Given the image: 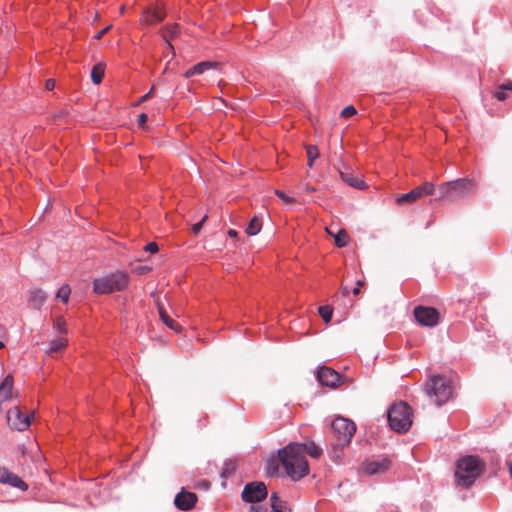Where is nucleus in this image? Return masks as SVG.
Instances as JSON below:
<instances>
[{
	"label": "nucleus",
	"instance_id": "nucleus-1",
	"mask_svg": "<svg viewBox=\"0 0 512 512\" xmlns=\"http://www.w3.org/2000/svg\"><path fill=\"white\" fill-rule=\"evenodd\" d=\"M306 455L318 459L322 455V448L314 442L290 443L278 452L279 461L287 476L297 481L309 473Z\"/></svg>",
	"mask_w": 512,
	"mask_h": 512
},
{
	"label": "nucleus",
	"instance_id": "nucleus-2",
	"mask_svg": "<svg viewBox=\"0 0 512 512\" xmlns=\"http://www.w3.org/2000/svg\"><path fill=\"white\" fill-rule=\"evenodd\" d=\"M485 470V463L474 455L461 457L456 463L455 477L458 485L468 488Z\"/></svg>",
	"mask_w": 512,
	"mask_h": 512
},
{
	"label": "nucleus",
	"instance_id": "nucleus-3",
	"mask_svg": "<svg viewBox=\"0 0 512 512\" xmlns=\"http://www.w3.org/2000/svg\"><path fill=\"white\" fill-rule=\"evenodd\" d=\"M412 408L404 401L394 403L387 411L388 423L392 430L404 433L412 425Z\"/></svg>",
	"mask_w": 512,
	"mask_h": 512
},
{
	"label": "nucleus",
	"instance_id": "nucleus-4",
	"mask_svg": "<svg viewBox=\"0 0 512 512\" xmlns=\"http://www.w3.org/2000/svg\"><path fill=\"white\" fill-rule=\"evenodd\" d=\"M471 191L472 182L467 178L448 181L435 188V192L438 194L437 199H445L450 202L467 197Z\"/></svg>",
	"mask_w": 512,
	"mask_h": 512
},
{
	"label": "nucleus",
	"instance_id": "nucleus-5",
	"mask_svg": "<svg viewBox=\"0 0 512 512\" xmlns=\"http://www.w3.org/2000/svg\"><path fill=\"white\" fill-rule=\"evenodd\" d=\"M129 275L124 271H116L93 280V291L96 294H110L126 289Z\"/></svg>",
	"mask_w": 512,
	"mask_h": 512
},
{
	"label": "nucleus",
	"instance_id": "nucleus-6",
	"mask_svg": "<svg viewBox=\"0 0 512 512\" xmlns=\"http://www.w3.org/2000/svg\"><path fill=\"white\" fill-rule=\"evenodd\" d=\"M425 390L428 397L438 406L445 404L453 395L450 379L442 375L431 377L426 383Z\"/></svg>",
	"mask_w": 512,
	"mask_h": 512
},
{
	"label": "nucleus",
	"instance_id": "nucleus-7",
	"mask_svg": "<svg viewBox=\"0 0 512 512\" xmlns=\"http://www.w3.org/2000/svg\"><path fill=\"white\" fill-rule=\"evenodd\" d=\"M331 432L333 437L332 446L336 452L348 445L356 432V426L353 421L337 417L331 423Z\"/></svg>",
	"mask_w": 512,
	"mask_h": 512
},
{
	"label": "nucleus",
	"instance_id": "nucleus-8",
	"mask_svg": "<svg viewBox=\"0 0 512 512\" xmlns=\"http://www.w3.org/2000/svg\"><path fill=\"white\" fill-rule=\"evenodd\" d=\"M268 495L267 487L263 482H250L244 486L241 497L244 502L257 503Z\"/></svg>",
	"mask_w": 512,
	"mask_h": 512
},
{
	"label": "nucleus",
	"instance_id": "nucleus-9",
	"mask_svg": "<svg viewBox=\"0 0 512 512\" xmlns=\"http://www.w3.org/2000/svg\"><path fill=\"white\" fill-rule=\"evenodd\" d=\"M392 465V460L388 456H378L376 458L366 460L362 463V470L369 476L381 475L386 473Z\"/></svg>",
	"mask_w": 512,
	"mask_h": 512
},
{
	"label": "nucleus",
	"instance_id": "nucleus-10",
	"mask_svg": "<svg viewBox=\"0 0 512 512\" xmlns=\"http://www.w3.org/2000/svg\"><path fill=\"white\" fill-rule=\"evenodd\" d=\"M435 193V186L432 182H424L422 185L412 189L408 193L400 194L396 198V202L398 204L403 203H414L416 200L428 196L433 195Z\"/></svg>",
	"mask_w": 512,
	"mask_h": 512
},
{
	"label": "nucleus",
	"instance_id": "nucleus-11",
	"mask_svg": "<svg viewBox=\"0 0 512 512\" xmlns=\"http://www.w3.org/2000/svg\"><path fill=\"white\" fill-rule=\"evenodd\" d=\"M414 316L420 325L426 327L436 326L440 319V314L437 309L421 305L415 307Z\"/></svg>",
	"mask_w": 512,
	"mask_h": 512
},
{
	"label": "nucleus",
	"instance_id": "nucleus-12",
	"mask_svg": "<svg viewBox=\"0 0 512 512\" xmlns=\"http://www.w3.org/2000/svg\"><path fill=\"white\" fill-rule=\"evenodd\" d=\"M33 414L24 415L18 406L12 407L7 413V419L12 427L18 431H25L29 428Z\"/></svg>",
	"mask_w": 512,
	"mask_h": 512
},
{
	"label": "nucleus",
	"instance_id": "nucleus-13",
	"mask_svg": "<svg viewBox=\"0 0 512 512\" xmlns=\"http://www.w3.org/2000/svg\"><path fill=\"white\" fill-rule=\"evenodd\" d=\"M317 380L322 386L336 387L340 383V374L332 368L320 367L317 371Z\"/></svg>",
	"mask_w": 512,
	"mask_h": 512
},
{
	"label": "nucleus",
	"instance_id": "nucleus-14",
	"mask_svg": "<svg viewBox=\"0 0 512 512\" xmlns=\"http://www.w3.org/2000/svg\"><path fill=\"white\" fill-rule=\"evenodd\" d=\"M196 501V494L182 490L176 495L174 503L180 510L187 511L195 505Z\"/></svg>",
	"mask_w": 512,
	"mask_h": 512
},
{
	"label": "nucleus",
	"instance_id": "nucleus-15",
	"mask_svg": "<svg viewBox=\"0 0 512 512\" xmlns=\"http://www.w3.org/2000/svg\"><path fill=\"white\" fill-rule=\"evenodd\" d=\"M47 298L48 294L44 290L38 288L29 292L27 300L29 306L36 310H40Z\"/></svg>",
	"mask_w": 512,
	"mask_h": 512
},
{
	"label": "nucleus",
	"instance_id": "nucleus-16",
	"mask_svg": "<svg viewBox=\"0 0 512 512\" xmlns=\"http://www.w3.org/2000/svg\"><path fill=\"white\" fill-rule=\"evenodd\" d=\"M340 178L344 183L353 188L364 189L366 187L363 179L354 175L352 172L340 171Z\"/></svg>",
	"mask_w": 512,
	"mask_h": 512
},
{
	"label": "nucleus",
	"instance_id": "nucleus-17",
	"mask_svg": "<svg viewBox=\"0 0 512 512\" xmlns=\"http://www.w3.org/2000/svg\"><path fill=\"white\" fill-rule=\"evenodd\" d=\"M14 379L8 374L0 384V405L11 397Z\"/></svg>",
	"mask_w": 512,
	"mask_h": 512
},
{
	"label": "nucleus",
	"instance_id": "nucleus-18",
	"mask_svg": "<svg viewBox=\"0 0 512 512\" xmlns=\"http://www.w3.org/2000/svg\"><path fill=\"white\" fill-rule=\"evenodd\" d=\"M164 13L157 9H147L143 13L142 21L147 25H154L162 22Z\"/></svg>",
	"mask_w": 512,
	"mask_h": 512
},
{
	"label": "nucleus",
	"instance_id": "nucleus-19",
	"mask_svg": "<svg viewBox=\"0 0 512 512\" xmlns=\"http://www.w3.org/2000/svg\"><path fill=\"white\" fill-rule=\"evenodd\" d=\"M271 512H290V508L286 501L281 500L276 492H272L270 496Z\"/></svg>",
	"mask_w": 512,
	"mask_h": 512
},
{
	"label": "nucleus",
	"instance_id": "nucleus-20",
	"mask_svg": "<svg viewBox=\"0 0 512 512\" xmlns=\"http://www.w3.org/2000/svg\"><path fill=\"white\" fill-rule=\"evenodd\" d=\"M179 32H180V28H179L178 24L168 25L163 30V37L166 41L167 46L171 50H173V46L170 41H171V39L177 37L179 35Z\"/></svg>",
	"mask_w": 512,
	"mask_h": 512
},
{
	"label": "nucleus",
	"instance_id": "nucleus-21",
	"mask_svg": "<svg viewBox=\"0 0 512 512\" xmlns=\"http://www.w3.org/2000/svg\"><path fill=\"white\" fill-rule=\"evenodd\" d=\"M104 74H105V64L102 62L95 64L91 70L92 82L96 85L100 84L102 82Z\"/></svg>",
	"mask_w": 512,
	"mask_h": 512
},
{
	"label": "nucleus",
	"instance_id": "nucleus-22",
	"mask_svg": "<svg viewBox=\"0 0 512 512\" xmlns=\"http://www.w3.org/2000/svg\"><path fill=\"white\" fill-rule=\"evenodd\" d=\"M159 316H160V319L162 320V322L167 326L169 327L170 329L174 330V331H177L179 332L180 329H181V326L176 322L174 321L168 314L167 312L165 311V309L163 307H159Z\"/></svg>",
	"mask_w": 512,
	"mask_h": 512
},
{
	"label": "nucleus",
	"instance_id": "nucleus-23",
	"mask_svg": "<svg viewBox=\"0 0 512 512\" xmlns=\"http://www.w3.org/2000/svg\"><path fill=\"white\" fill-rule=\"evenodd\" d=\"M261 228H262V222H261L260 218H258L257 216H254L250 220L249 224L247 225L245 232L249 236H255L260 232Z\"/></svg>",
	"mask_w": 512,
	"mask_h": 512
},
{
	"label": "nucleus",
	"instance_id": "nucleus-24",
	"mask_svg": "<svg viewBox=\"0 0 512 512\" xmlns=\"http://www.w3.org/2000/svg\"><path fill=\"white\" fill-rule=\"evenodd\" d=\"M507 91H512V82H507L500 85L494 92V97L499 101H504L507 99Z\"/></svg>",
	"mask_w": 512,
	"mask_h": 512
},
{
	"label": "nucleus",
	"instance_id": "nucleus-25",
	"mask_svg": "<svg viewBox=\"0 0 512 512\" xmlns=\"http://www.w3.org/2000/svg\"><path fill=\"white\" fill-rule=\"evenodd\" d=\"M6 484L11 487L17 488L21 491H26L28 489V485L16 474L12 473L9 477V480Z\"/></svg>",
	"mask_w": 512,
	"mask_h": 512
},
{
	"label": "nucleus",
	"instance_id": "nucleus-26",
	"mask_svg": "<svg viewBox=\"0 0 512 512\" xmlns=\"http://www.w3.org/2000/svg\"><path fill=\"white\" fill-rule=\"evenodd\" d=\"M67 346V339L60 337L58 339L52 340L49 344V353H57L63 350Z\"/></svg>",
	"mask_w": 512,
	"mask_h": 512
},
{
	"label": "nucleus",
	"instance_id": "nucleus-27",
	"mask_svg": "<svg viewBox=\"0 0 512 512\" xmlns=\"http://www.w3.org/2000/svg\"><path fill=\"white\" fill-rule=\"evenodd\" d=\"M217 65L216 62L202 61L193 66V70L196 75L203 74L205 71L214 68Z\"/></svg>",
	"mask_w": 512,
	"mask_h": 512
},
{
	"label": "nucleus",
	"instance_id": "nucleus-28",
	"mask_svg": "<svg viewBox=\"0 0 512 512\" xmlns=\"http://www.w3.org/2000/svg\"><path fill=\"white\" fill-rule=\"evenodd\" d=\"M307 158L308 162L307 165L309 168H312L314 165V161L319 157V151L317 146L315 145H309L306 148Z\"/></svg>",
	"mask_w": 512,
	"mask_h": 512
},
{
	"label": "nucleus",
	"instance_id": "nucleus-29",
	"mask_svg": "<svg viewBox=\"0 0 512 512\" xmlns=\"http://www.w3.org/2000/svg\"><path fill=\"white\" fill-rule=\"evenodd\" d=\"M70 293H71V289H70L69 285L64 284L57 291L56 298L58 300H61L64 303H67L69 300Z\"/></svg>",
	"mask_w": 512,
	"mask_h": 512
},
{
	"label": "nucleus",
	"instance_id": "nucleus-30",
	"mask_svg": "<svg viewBox=\"0 0 512 512\" xmlns=\"http://www.w3.org/2000/svg\"><path fill=\"white\" fill-rule=\"evenodd\" d=\"M318 312L322 319L328 323L330 322L332 315H333V308L329 305L320 306L318 308Z\"/></svg>",
	"mask_w": 512,
	"mask_h": 512
},
{
	"label": "nucleus",
	"instance_id": "nucleus-31",
	"mask_svg": "<svg viewBox=\"0 0 512 512\" xmlns=\"http://www.w3.org/2000/svg\"><path fill=\"white\" fill-rule=\"evenodd\" d=\"M335 245L337 247H344L347 244V234L345 231L341 230L334 237Z\"/></svg>",
	"mask_w": 512,
	"mask_h": 512
},
{
	"label": "nucleus",
	"instance_id": "nucleus-32",
	"mask_svg": "<svg viewBox=\"0 0 512 512\" xmlns=\"http://www.w3.org/2000/svg\"><path fill=\"white\" fill-rule=\"evenodd\" d=\"M53 327L59 334H65L67 332L66 323L63 318H57L54 321Z\"/></svg>",
	"mask_w": 512,
	"mask_h": 512
},
{
	"label": "nucleus",
	"instance_id": "nucleus-33",
	"mask_svg": "<svg viewBox=\"0 0 512 512\" xmlns=\"http://www.w3.org/2000/svg\"><path fill=\"white\" fill-rule=\"evenodd\" d=\"M249 512H268V508L265 504H263L261 502H257V503H253L250 506Z\"/></svg>",
	"mask_w": 512,
	"mask_h": 512
},
{
	"label": "nucleus",
	"instance_id": "nucleus-34",
	"mask_svg": "<svg viewBox=\"0 0 512 512\" xmlns=\"http://www.w3.org/2000/svg\"><path fill=\"white\" fill-rule=\"evenodd\" d=\"M11 474L12 472L9 471L6 467L0 466V483L6 484Z\"/></svg>",
	"mask_w": 512,
	"mask_h": 512
},
{
	"label": "nucleus",
	"instance_id": "nucleus-35",
	"mask_svg": "<svg viewBox=\"0 0 512 512\" xmlns=\"http://www.w3.org/2000/svg\"><path fill=\"white\" fill-rule=\"evenodd\" d=\"M356 113L357 111L355 107L353 105H349L342 110L341 115L343 117H351L354 116Z\"/></svg>",
	"mask_w": 512,
	"mask_h": 512
},
{
	"label": "nucleus",
	"instance_id": "nucleus-36",
	"mask_svg": "<svg viewBox=\"0 0 512 512\" xmlns=\"http://www.w3.org/2000/svg\"><path fill=\"white\" fill-rule=\"evenodd\" d=\"M144 250L149 253H156L159 250L158 244L156 242H149L145 245Z\"/></svg>",
	"mask_w": 512,
	"mask_h": 512
},
{
	"label": "nucleus",
	"instance_id": "nucleus-37",
	"mask_svg": "<svg viewBox=\"0 0 512 512\" xmlns=\"http://www.w3.org/2000/svg\"><path fill=\"white\" fill-rule=\"evenodd\" d=\"M275 194L281 199L283 200L284 202L286 203H292L294 202V198L292 197H289L288 195H286L283 191H280V190H276L275 191Z\"/></svg>",
	"mask_w": 512,
	"mask_h": 512
},
{
	"label": "nucleus",
	"instance_id": "nucleus-38",
	"mask_svg": "<svg viewBox=\"0 0 512 512\" xmlns=\"http://www.w3.org/2000/svg\"><path fill=\"white\" fill-rule=\"evenodd\" d=\"M206 219H207V216L205 215L199 222L195 223L192 226V231L194 234H198L200 232V230L202 229L203 223L205 222Z\"/></svg>",
	"mask_w": 512,
	"mask_h": 512
},
{
	"label": "nucleus",
	"instance_id": "nucleus-39",
	"mask_svg": "<svg viewBox=\"0 0 512 512\" xmlns=\"http://www.w3.org/2000/svg\"><path fill=\"white\" fill-rule=\"evenodd\" d=\"M148 120V116L147 114L145 113H141L139 116H138V119H137V124L138 126H143Z\"/></svg>",
	"mask_w": 512,
	"mask_h": 512
},
{
	"label": "nucleus",
	"instance_id": "nucleus-40",
	"mask_svg": "<svg viewBox=\"0 0 512 512\" xmlns=\"http://www.w3.org/2000/svg\"><path fill=\"white\" fill-rule=\"evenodd\" d=\"M153 91L154 87H151V89L138 100V103L148 100L153 95Z\"/></svg>",
	"mask_w": 512,
	"mask_h": 512
},
{
	"label": "nucleus",
	"instance_id": "nucleus-41",
	"mask_svg": "<svg viewBox=\"0 0 512 512\" xmlns=\"http://www.w3.org/2000/svg\"><path fill=\"white\" fill-rule=\"evenodd\" d=\"M108 30H109V27H106V28L102 29L101 31H99V32L94 36V38H95L96 40L101 39V38H102V37L107 33V31H108Z\"/></svg>",
	"mask_w": 512,
	"mask_h": 512
},
{
	"label": "nucleus",
	"instance_id": "nucleus-42",
	"mask_svg": "<svg viewBox=\"0 0 512 512\" xmlns=\"http://www.w3.org/2000/svg\"><path fill=\"white\" fill-rule=\"evenodd\" d=\"M55 87V80L54 79H48L46 81V89L47 90H53Z\"/></svg>",
	"mask_w": 512,
	"mask_h": 512
},
{
	"label": "nucleus",
	"instance_id": "nucleus-43",
	"mask_svg": "<svg viewBox=\"0 0 512 512\" xmlns=\"http://www.w3.org/2000/svg\"><path fill=\"white\" fill-rule=\"evenodd\" d=\"M195 74L194 70H193V66L191 68H189L185 73H184V77L185 78H191L193 77Z\"/></svg>",
	"mask_w": 512,
	"mask_h": 512
},
{
	"label": "nucleus",
	"instance_id": "nucleus-44",
	"mask_svg": "<svg viewBox=\"0 0 512 512\" xmlns=\"http://www.w3.org/2000/svg\"><path fill=\"white\" fill-rule=\"evenodd\" d=\"M362 285V281H357V286L353 288L352 293L354 295H358L360 293V286Z\"/></svg>",
	"mask_w": 512,
	"mask_h": 512
},
{
	"label": "nucleus",
	"instance_id": "nucleus-45",
	"mask_svg": "<svg viewBox=\"0 0 512 512\" xmlns=\"http://www.w3.org/2000/svg\"><path fill=\"white\" fill-rule=\"evenodd\" d=\"M237 235H238V233H237V231H236V230H234V229H230V230H228V236H229V237H231V238H235V237H237Z\"/></svg>",
	"mask_w": 512,
	"mask_h": 512
},
{
	"label": "nucleus",
	"instance_id": "nucleus-46",
	"mask_svg": "<svg viewBox=\"0 0 512 512\" xmlns=\"http://www.w3.org/2000/svg\"><path fill=\"white\" fill-rule=\"evenodd\" d=\"M342 293L344 296H347L350 293V290L347 286L342 287Z\"/></svg>",
	"mask_w": 512,
	"mask_h": 512
},
{
	"label": "nucleus",
	"instance_id": "nucleus-47",
	"mask_svg": "<svg viewBox=\"0 0 512 512\" xmlns=\"http://www.w3.org/2000/svg\"><path fill=\"white\" fill-rule=\"evenodd\" d=\"M305 191L308 192V193H311V192L315 191V188L312 187V186L306 185L305 186Z\"/></svg>",
	"mask_w": 512,
	"mask_h": 512
},
{
	"label": "nucleus",
	"instance_id": "nucleus-48",
	"mask_svg": "<svg viewBox=\"0 0 512 512\" xmlns=\"http://www.w3.org/2000/svg\"><path fill=\"white\" fill-rule=\"evenodd\" d=\"M506 464H507V467H508L509 474H510V476L512 478V462L507 461Z\"/></svg>",
	"mask_w": 512,
	"mask_h": 512
},
{
	"label": "nucleus",
	"instance_id": "nucleus-49",
	"mask_svg": "<svg viewBox=\"0 0 512 512\" xmlns=\"http://www.w3.org/2000/svg\"><path fill=\"white\" fill-rule=\"evenodd\" d=\"M227 473H228V469H224V470L221 472V476H222V477H226V476H227Z\"/></svg>",
	"mask_w": 512,
	"mask_h": 512
},
{
	"label": "nucleus",
	"instance_id": "nucleus-50",
	"mask_svg": "<svg viewBox=\"0 0 512 512\" xmlns=\"http://www.w3.org/2000/svg\"><path fill=\"white\" fill-rule=\"evenodd\" d=\"M4 347V344L3 342L0 341V349H2Z\"/></svg>",
	"mask_w": 512,
	"mask_h": 512
}]
</instances>
